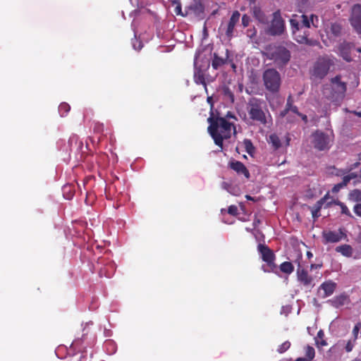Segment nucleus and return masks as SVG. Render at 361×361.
<instances>
[{"label": "nucleus", "mask_w": 361, "mask_h": 361, "mask_svg": "<svg viewBox=\"0 0 361 361\" xmlns=\"http://www.w3.org/2000/svg\"><path fill=\"white\" fill-rule=\"evenodd\" d=\"M207 121L209 123L207 130L214 140L216 145L223 149V142L224 140H228L231 137L232 130L233 133H236L235 126L219 115L211 112Z\"/></svg>", "instance_id": "f257e3e1"}, {"label": "nucleus", "mask_w": 361, "mask_h": 361, "mask_svg": "<svg viewBox=\"0 0 361 361\" xmlns=\"http://www.w3.org/2000/svg\"><path fill=\"white\" fill-rule=\"evenodd\" d=\"M265 102L259 98L252 97L247 104L248 118L245 115L243 120L247 124L257 123L266 126L267 124Z\"/></svg>", "instance_id": "f03ea898"}, {"label": "nucleus", "mask_w": 361, "mask_h": 361, "mask_svg": "<svg viewBox=\"0 0 361 361\" xmlns=\"http://www.w3.org/2000/svg\"><path fill=\"white\" fill-rule=\"evenodd\" d=\"M346 90V83L341 82L340 75H336L331 78L329 85L324 87L323 94L336 105H339L345 96Z\"/></svg>", "instance_id": "7ed1b4c3"}, {"label": "nucleus", "mask_w": 361, "mask_h": 361, "mask_svg": "<svg viewBox=\"0 0 361 361\" xmlns=\"http://www.w3.org/2000/svg\"><path fill=\"white\" fill-rule=\"evenodd\" d=\"M262 55L269 60L274 61L279 68L285 66L290 59V52L283 46L269 44L264 47Z\"/></svg>", "instance_id": "20e7f679"}, {"label": "nucleus", "mask_w": 361, "mask_h": 361, "mask_svg": "<svg viewBox=\"0 0 361 361\" xmlns=\"http://www.w3.org/2000/svg\"><path fill=\"white\" fill-rule=\"evenodd\" d=\"M264 85L267 91L272 94L278 93L281 85L280 73L274 68L265 70L262 75Z\"/></svg>", "instance_id": "39448f33"}, {"label": "nucleus", "mask_w": 361, "mask_h": 361, "mask_svg": "<svg viewBox=\"0 0 361 361\" xmlns=\"http://www.w3.org/2000/svg\"><path fill=\"white\" fill-rule=\"evenodd\" d=\"M334 64L333 57L331 58L327 55L321 56L314 65L312 75L320 79L324 78Z\"/></svg>", "instance_id": "423d86ee"}, {"label": "nucleus", "mask_w": 361, "mask_h": 361, "mask_svg": "<svg viewBox=\"0 0 361 361\" xmlns=\"http://www.w3.org/2000/svg\"><path fill=\"white\" fill-rule=\"evenodd\" d=\"M258 252H259L262 259L267 263L269 269L265 268V266H262V269L264 272L274 271L276 268V265L274 262L276 256L274 252L266 245L259 244L257 247Z\"/></svg>", "instance_id": "0eeeda50"}, {"label": "nucleus", "mask_w": 361, "mask_h": 361, "mask_svg": "<svg viewBox=\"0 0 361 361\" xmlns=\"http://www.w3.org/2000/svg\"><path fill=\"white\" fill-rule=\"evenodd\" d=\"M199 54H196L194 61V76L193 79L196 84L202 85L206 92H207V87L205 80V73L209 68V63L207 61L204 64H198Z\"/></svg>", "instance_id": "6e6552de"}, {"label": "nucleus", "mask_w": 361, "mask_h": 361, "mask_svg": "<svg viewBox=\"0 0 361 361\" xmlns=\"http://www.w3.org/2000/svg\"><path fill=\"white\" fill-rule=\"evenodd\" d=\"M311 25L317 27L315 24H291L293 38L300 44L308 43L309 30Z\"/></svg>", "instance_id": "1a4fd4ad"}, {"label": "nucleus", "mask_w": 361, "mask_h": 361, "mask_svg": "<svg viewBox=\"0 0 361 361\" xmlns=\"http://www.w3.org/2000/svg\"><path fill=\"white\" fill-rule=\"evenodd\" d=\"M312 144L319 151H325L331 147V139L329 135L320 130H316L312 134Z\"/></svg>", "instance_id": "9d476101"}, {"label": "nucleus", "mask_w": 361, "mask_h": 361, "mask_svg": "<svg viewBox=\"0 0 361 361\" xmlns=\"http://www.w3.org/2000/svg\"><path fill=\"white\" fill-rule=\"evenodd\" d=\"M185 15L197 18L199 20L204 18V6L201 0H192L185 8Z\"/></svg>", "instance_id": "9b49d317"}, {"label": "nucleus", "mask_w": 361, "mask_h": 361, "mask_svg": "<svg viewBox=\"0 0 361 361\" xmlns=\"http://www.w3.org/2000/svg\"><path fill=\"white\" fill-rule=\"evenodd\" d=\"M345 237L346 235L343 232L342 228H339L338 231H324L322 232L324 244L338 243Z\"/></svg>", "instance_id": "f8f14e48"}, {"label": "nucleus", "mask_w": 361, "mask_h": 361, "mask_svg": "<svg viewBox=\"0 0 361 361\" xmlns=\"http://www.w3.org/2000/svg\"><path fill=\"white\" fill-rule=\"evenodd\" d=\"M297 277L298 281L305 287H313L314 285L313 278L309 275L306 269L301 268L300 264L297 269Z\"/></svg>", "instance_id": "ddd939ff"}, {"label": "nucleus", "mask_w": 361, "mask_h": 361, "mask_svg": "<svg viewBox=\"0 0 361 361\" xmlns=\"http://www.w3.org/2000/svg\"><path fill=\"white\" fill-rule=\"evenodd\" d=\"M314 20L318 21L317 16L314 14L308 16L299 11V14H293L292 16L289 23H314Z\"/></svg>", "instance_id": "4468645a"}, {"label": "nucleus", "mask_w": 361, "mask_h": 361, "mask_svg": "<svg viewBox=\"0 0 361 361\" xmlns=\"http://www.w3.org/2000/svg\"><path fill=\"white\" fill-rule=\"evenodd\" d=\"M228 166L238 175H243L246 178H250V172L243 162L233 159L231 161H229Z\"/></svg>", "instance_id": "2eb2a0df"}, {"label": "nucleus", "mask_w": 361, "mask_h": 361, "mask_svg": "<svg viewBox=\"0 0 361 361\" xmlns=\"http://www.w3.org/2000/svg\"><path fill=\"white\" fill-rule=\"evenodd\" d=\"M354 48V46L348 42H343L339 44L338 51L340 55L343 57L344 60L346 61H351L352 58L350 55L351 50Z\"/></svg>", "instance_id": "dca6fc26"}, {"label": "nucleus", "mask_w": 361, "mask_h": 361, "mask_svg": "<svg viewBox=\"0 0 361 361\" xmlns=\"http://www.w3.org/2000/svg\"><path fill=\"white\" fill-rule=\"evenodd\" d=\"M265 29L267 35L270 36H278L282 35L285 31V24H268Z\"/></svg>", "instance_id": "f3484780"}, {"label": "nucleus", "mask_w": 361, "mask_h": 361, "mask_svg": "<svg viewBox=\"0 0 361 361\" xmlns=\"http://www.w3.org/2000/svg\"><path fill=\"white\" fill-rule=\"evenodd\" d=\"M336 288V283L331 281H325L323 283H322L319 287V289L324 291L322 298H324L331 295L335 291Z\"/></svg>", "instance_id": "a211bd4d"}, {"label": "nucleus", "mask_w": 361, "mask_h": 361, "mask_svg": "<svg viewBox=\"0 0 361 361\" xmlns=\"http://www.w3.org/2000/svg\"><path fill=\"white\" fill-rule=\"evenodd\" d=\"M348 300V296L345 293H342L335 296L332 300L329 301L334 307L338 308L346 304Z\"/></svg>", "instance_id": "6ab92c4d"}, {"label": "nucleus", "mask_w": 361, "mask_h": 361, "mask_svg": "<svg viewBox=\"0 0 361 361\" xmlns=\"http://www.w3.org/2000/svg\"><path fill=\"white\" fill-rule=\"evenodd\" d=\"M350 23H361V5L355 4L351 11Z\"/></svg>", "instance_id": "aec40b11"}, {"label": "nucleus", "mask_w": 361, "mask_h": 361, "mask_svg": "<svg viewBox=\"0 0 361 361\" xmlns=\"http://www.w3.org/2000/svg\"><path fill=\"white\" fill-rule=\"evenodd\" d=\"M328 194L322 197L319 200H318L313 208L312 209V215L314 219H317L320 216V210L326 202V200L328 199Z\"/></svg>", "instance_id": "412c9836"}, {"label": "nucleus", "mask_w": 361, "mask_h": 361, "mask_svg": "<svg viewBox=\"0 0 361 361\" xmlns=\"http://www.w3.org/2000/svg\"><path fill=\"white\" fill-rule=\"evenodd\" d=\"M87 334H88V331L87 330V328L85 327L83 329V334H82V337L76 338L73 341L71 345L75 350H78V352H82V353L84 352L82 350L83 348L82 347V344L84 340L86 338V336L87 335Z\"/></svg>", "instance_id": "4be33fe9"}, {"label": "nucleus", "mask_w": 361, "mask_h": 361, "mask_svg": "<svg viewBox=\"0 0 361 361\" xmlns=\"http://www.w3.org/2000/svg\"><path fill=\"white\" fill-rule=\"evenodd\" d=\"M267 142L274 150L279 149L282 146L281 140L276 133L271 134L267 139Z\"/></svg>", "instance_id": "5701e85b"}, {"label": "nucleus", "mask_w": 361, "mask_h": 361, "mask_svg": "<svg viewBox=\"0 0 361 361\" xmlns=\"http://www.w3.org/2000/svg\"><path fill=\"white\" fill-rule=\"evenodd\" d=\"M115 271V266L113 263H109L106 267L100 268L99 274L101 277L105 276L110 278L114 275Z\"/></svg>", "instance_id": "b1692460"}, {"label": "nucleus", "mask_w": 361, "mask_h": 361, "mask_svg": "<svg viewBox=\"0 0 361 361\" xmlns=\"http://www.w3.org/2000/svg\"><path fill=\"white\" fill-rule=\"evenodd\" d=\"M62 192L64 198L71 200L75 195V185L73 184H66L63 186Z\"/></svg>", "instance_id": "393cba45"}, {"label": "nucleus", "mask_w": 361, "mask_h": 361, "mask_svg": "<svg viewBox=\"0 0 361 361\" xmlns=\"http://www.w3.org/2000/svg\"><path fill=\"white\" fill-rule=\"evenodd\" d=\"M336 251L341 253L345 257H350L353 254L352 247L347 244L336 247Z\"/></svg>", "instance_id": "a878e982"}, {"label": "nucleus", "mask_w": 361, "mask_h": 361, "mask_svg": "<svg viewBox=\"0 0 361 361\" xmlns=\"http://www.w3.org/2000/svg\"><path fill=\"white\" fill-rule=\"evenodd\" d=\"M315 343L317 347H324L327 345V343L324 339V332L320 329L315 337Z\"/></svg>", "instance_id": "bb28decb"}, {"label": "nucleus", "mask_w": 361, "mask_h": 361, "mask_svg": "<svg viewBox=\"0 0 361 361\" xmlns=\"http://www.w3.org/2000/svg\"><path fill=\"white\" fill-rule=\"evenodd\" d=\"M116 185L114 183L110 184L105 190V194L108 199L112 200L114 198H118V194L116 195Z\"/></svg>", "instance_id": "cd10ccee"}, {"label": "nucleus", "mask_w": 361, "mask_h": 361, "mask_svg": "<svg viewBox=\"0 0 361 361\" xmlns=\"http://www.w3.org/2000/svg\"><path fill=\"white\" fill-rule=\"evenodd\" d=\"M226 63V60L219 57L217 54H214V59L212 60V66L214 69L217 70L219 68Z\"/></svg>", "instance_id": "c85d7f7f"}, {"label": "nucleus", "mask_w": 361, "mask_h": 361, "mask_svg": "<svg viewBox=\"0 0 361 361\" xmlns=\"http://www.w3.org/2000/svg\"><path fill=\"white\" fill-rule=\"evenodd\" d=\"M280 270L286 274H290L294 271V267L293 264L290 262H284L282 264H281Z\"/></svg>", "instance_id": "c756f323"}, {"label": "nucleus", "mask_w": 361, "mask_h": 361, "mask_svg": "<svg viewBox=\"0 0 361 361\" xmlns=\"http://www.w3.org/2000/svg\"><path fill=\"white\" fill-rule=\"evenodd\" d=\"M243 145L247 153L252 155L255 152V147L252 141L249 139H245L243 140Z\"/></svg>", "instance_id": "7c9ffc66"}, {"label": "nucleus", "mask_w": 361, "mask_h": 361, "mask_svg": "<svg viewBox=\"0 0 361 361\" xmlns=\"http://www.w3.org/2000/svg\"><path fill=\"white\" fill-rule=\"evenodd\" d=\"M315 356V350L313 347L307 345L305 347V359L312 361Z\"/></svg>", "instance_id": "2f4dec72"}, {"label": "nucleus", "mask_w": 361, "mask_h": 361, "mask_svg": "<svg viewBox=\"0 0 361 361\" xmlns=\"http://www.w3.org/2000/svg\"><path fill=\"white\" fill-rule=\"evenodd\" d=\"M350 200L355 202H361V191L358 189H355L349 193Z\"/></svg>", "instance_id": "473e14b6"}, {"label": "nucleus", "mask_w": 361, "mask_h": 361, "mask_svg": "<svg viewBox=\"0 0 361 361\" xmlns=\"http://www.w3.org/2000/svg\"><path fill=\"white\" fill-rule=\"evenodd\" d=\"M71 110V106L66 102L61 103L59 106V112L61 116H65Z\"/></svg>", "instance_id": "72a5a7b5"}, {"label": "nucleus", "mask_w": 361, "mask_h": 361, "mask_svg": "<svg viewBox=\"0 0 361 361\" xmlns=\"http://www.w3.org/2000/svg\"><path fill=\"white\" fill-rule=\"evenodd\" d=\"M330 25L329 29L331 32L334 35V36H338L341 32V24H328Z\"/></svg>", "instance_id": "f704fd0d"}, {"label": "nucleus", "mask_w": 361, "mask_h": 361, "mask_svg": "<svg viewBox=\"0 0 361 361\" xmlns=\"http://www.w3.org/2000/svg\"><path fill=\"white\" fill-rule=\"evenodd\" d=\"M254 16L255 17L256 20L259 21V23H265L264 22V13L259 8H255L254 11Z\"/></svg>", "instance_id": "c9c22d12"}, {"label": "nucleus", "mask_w": 361, "mask_h": 361, "mask_svg": "<svg viewBox=\"0 0 361 361\" xmlns=\"http://www.w3.org/2000/svg\"><path fill=\"white\" fill-rule=\"evenodd\" d=\"M356 177L357 174L355 173H351L347 176H343V180L341 183L345 187L349 183L350 180L355 178Z\"/></svg>", "instance_id": "e433bc0d"}, {"label": "nucleus", "mask_w": 361, "mask_h": 361, "mask_svg": "<svg viewBox=\"0 0 361 361\" xmlns=\"http://www.w3.org/2000/svg\"><path fill=\"white\" fill-rule=\"evenodd\" d=\"M335 204L338 205V206H340V207L341 209V213L342 214H345V215H347L348 216H352L350 210L348 209V208L347 207V206L344 203H343V202H341L340 201H337V202H335Z\"/></svg>", "instance_id": "4c0bfd02"}, {"label": "nucleus", "mask_w": 361, "mask_h": 361, "mask_svg": "<svg viewBox=\"0 0 361 361\" xmlns=\"http://www.w3.org/2000/svg\"><path fill=\"white\" fill-rule=\"evenodd\" d=\"M271 23H284V20L283 19L279 10L273 13V19Z\"/></svg>", "instance_id": "58836bf2"}, {"label": "nucleus", "mask_w": 361, "mask_h": 361, "mask_svg": "<svg viewBox=\"0 0 361 361\" xmlns=\"http://www.w3.org/2000/svg\"><path fill=\"white\" fill-rule=\"evenodd\" d=\"M361 331V322H357L352 331L353 339L357 340L358 338V334Z\"/></svg>", "instance_id": "ea45409f"}, {"label": "nucleus", "mask_w": 361, "mask_h": 361, "mask_svg": "<svg viewBox=\"0 0 361 361\" xmlns=\"http://www.w3.org/2000/svg\"><path fill=\"white\" fill-rule=\"evenodd\" d=\"M290 346V343L289 341H285L281 345H279L278 348V352L280 353H283L286 352Z\"/></svg>", "instance_id": "a19ab883"}, {"label": "nucleus", "mask_w": 361, "mask_h": 361, "mask_svg": "<svg viewBox=\"0 0 361 361\" xmlns=\"http://www.w3.org/2000/svg\"><path fill=\"white\" fill-rule=\"evenodd\" d=\"M68 143L71 146L74 143L78 147H80L81 142H79V138L77 135H73L68 140Z\"/></svg>", "instance_id": "79ce46f5"}, {"label": "nucleus", "mask_w": 361, "mask_h": 361, "mask_svg": "<svg viewBox=\"0 0 361 361\" xmlns=\"http://www.w3.org/2000/svg\"><path fill=\"white\" fill-rule=\"evenodd\" d=\"M355 341H356L355 340L352 338L347 342L345 347L346 352L349 353V352L352 351V350L353 349V348L355 346Z\"/></svg>", "instance_id": "37998d69"}, {"label": "nucleus", "mask_w": 361, "mask_h": 361, "mask_svg": "<svg viewBox=\"0 0 361 361\" xmlns=\"http://www.w3.org/2000/svg\"><path fill=\"white\" fill-rule=\"evenodd\" d=\"M235 24H228L226 27V34L227 37L230 39L233 36V32L234 30V27Z\"/></svg>", "instance_id": "c03bdc74"}, {"label": "nucleus", "mask_w": 361, "mask_h": 361, "mask_svg": "<svg viewBox=\"0 0 361 361\" xmlns=\"http://www.w3.org/2000/svg\"><path fill=\"white\" fill-rule=\"evenodd\" d=\"M228 213L231 215L235 216L238 214V207L235 205L228 207Z\"/></svg>", "instance_id": "a18cd8bd"}, {"label": "nucleus", "mask_w": 361, "mask_h": 361, "mask_svg": "<svg viewBox=\"0 0 361 361\" xmlns=\"http://www.w3.org/2000/svg\"><path fill=\"white\" fill-rule=\"evenodd\" d=\"M293 106V97L291 95H289L287 98V102H286V109H288L290 111V109Z\"/></svg>", "instance_id": "49530a36"}, {"label": "nucleus", "mask_w": 361, "mask_h": 361, "mask_svg": "<svg viewBox=\"0 0 361 361\" xmlns=\"http://www.w3.org/2000/svg\"><path fill=\"white\" fill-rule=\"evenodd\" d=\"M256 34H257V31H256L255 27H253L252 28H250V29H247V37H249L251 39L254 38L256 36Z\"/></svg>", "instance_id": "de8ad7c7"}, {"label": "nucleus", "mask_w": 361, "mask_h": 361, "mask_svg": "<svg viewBox=\"0 0 361 361\" xmlns=\"http://www.w3.org/2000/svg\"><path fill=\"white\" fill-rule=\"evenodd\" d=\"M353 211L356 215L361 217V204H356L353 207Z\"/></svg>", "instance_id": "09e8293b"}, {"label": "nucleus", "mask_w": 361, "mask_h": 361, "mask_svg": "<svg viewBox=\"0 0 361 361\" xmlns=\"http://www.w3.org/2000/svg\"><path fill=\"white\" fill-rule=\"evenodd\" d=\"M329 172L335 174L336 176H340V171L336 169L334 166L328 167Z\"/></svg>", "instance_id": "8fccbe9b"}, {"label": "nucleus", "mask_w": 361, "mask_h": 361, "mask_svg": "<svg viewBox=\"0 0 361 361\" xmlns=\"http://www.w3.org/2000/svg\"><path fill=\"white\" fill-rule=\"evenodd\" d=\"M239 18H240L239 12L238 11L233 12V13L231 18L230 23H235V21H238Z\"/></svg>", "instance_id": "3c124183"}, {"label": "nucleus", "mask_w": 361, "mask_h": 361, "mask_svg": "<svg viewBox=\"0 0 361 361\" xmlns=\"http://www.w3.org/2000/svg\"><path fill=\"white\" fill-rule=\"evenodd\" d=\"M226 118V119L228 121V119H234L235 121H237L236 116L234 115V114L231 111H228L226 114V116L224 117Z\"/></svg>", "instance_id": "603ef678"}, {"label": "nucleus", "mask_w": 361, "mask_h": 361, "mask_svg": "<svg viewBox=\"0 0 361 361\" xmlns=\"http://www.w3.org/2000/svg\"><path fill=\"white\" fill-rule=\"evenodd\" d=\"M207 102L210 105V113L213 112L214 102L212 97H207Z\"/></svg>", "instance_id": "864d4df0"}, {"label": "nucleus", "mask_w": 361, "mask_h": 361, "mask_svg": "<svg viewBox=\"0 0 361 361\" xmlns=\"http://www.w3.org/2000/svg\"><path fill=\"white\" fill-rule=\"evenodd\" d=\"M344 186L342 185L341 183H339L336 185H335L332 189V191L333 192H338L342 188H343Z\"/></svg>", "instance_id": "5fc2aeb1"}, {"label": "nucleus", "mask_w": 361, "mask_h": 361, "mask_svg": "<svg viewBox=\"0 0 361 361\" xmlns=\"http://www.w3.org/2000/svg\"><path fill=\"white\" fill-rule=\"evenodd\" d=\"M354 30L359 34H361V24H352Z\"/></svg>", "instance_id": "6e6d98bb"}, {"label": "nucleus", "mask_w": 361, "mask_h": 361, "mask_svg": "<svg viewBox=\"0 0 361 361\" xmlns=\"http://www.w3.org/2000/svg\"><path fill=\"white\" fill-rule=\"evenodd\" d=\"M174 11L176 13V15H180L181 14L182 16H184L183 14H182L181 13V6L180 4H178L175 9H174Z\"/></svg>", "instance_id": "4d7b16f0"}, {"label": "nucleus", "mask_w": 361, "mask_h": 361, "mask_svg": "<svg viewBox=\"0 0 361 361\" xmlns=\"http://www.w3.org/2000/svg\"><path fill=\"white\" fill-rule=\"evenodd\" d=\"M289 111H289L288 109H286V108H285L283 110H282V111L280 112V116H281V118L285 117Z\"/></svg>", "instance_id": "13d9d810"}, {"label": "nucleus", "mask_w": 361, "mask_h": 361, "mask_svg": "<svg viewBox=\"0 0 361 361\" xmlns=\"http://www.w3.org/2000/svg\"><path fill=\"white\" fill-rule=\"evenodd\" d=\"M135 41L136 42H137V43H138V47H136V45H135V43H133V45L134 49H136V50H140V49H141V48H142V43H141L140 42H137V39H135Z\"/></svg>", "instance_id": "bf43d9fd"}, {"label": "nucleus", "mask_w": 361, "mask_h": 361, "mask_svg": "<svg viewBox=\"0 0 361 361\" xmlns=\"http://www.w3.org/2000/svg\"><path fill=\"white\" fill-rule=\"evenodd\" d=\"M298 116H299L305 123H307L308 119L306 115L300 113Z\"/></svg>", "instance_id": "052dcab7"}, {"label": "nucleus", "mask_w": 361, "mask_h": 361, "mask_svg": "<svg viewBox=\"0 0 361 361\" xmlns=\"http://www.w3.org/2000/svg\"><path fill=\"white\" fill-rule=\"evenodd\" d=\"M322 264H312L310 265V269L313 270L314 269H319L322 267Z\"/></svg>", "instance_id": "680f3d73"}, {"label": "nucleus", "mask_w": 361, "mask_h": 361, "mask_svg": "<svg viewBox=\"0 0 361 361\" xmlns=\"http://www.w3.org/2000/svg\"><path fill=\"white\" fill-rule=\"evenodd\" d=\"M290 111H291L292 112H293L294 114L298 115L300 112L298 111V109L296 106H294L290 109Z\"/></svg>", "instance_id": "e2e57ef3"}, {"label": "nucleus", "mask_w": 361, "mask_h": 361, "mask_svg": "<svg viewBox=\"0 0 361 361\" xmlns=\"http://www.w3.org/2000/svg\"><path fill=\"white\" fill-rule=\"evenodd\" d=\"M203 35L204 38L207 37L208 35L206 24H204L203 26Z\"/></svg>", "instance_id": "0e129e2a"}, {"label": "nucleus", "mask_w": 361, "mask_h": 361, "mask_svg": "<svg viewBox=\"0 0 361 361\" xmlns=\"http://www.w3.org/2000/svg\"><path fill=\"white\" fill-rule=\"evenodd\" d=\"M360 166V162L359 161H357L355 162V164H353V165L351 167V169H355V168H357Z\"/></svg>", "instance_id": "69168bd1"}, {"label": "nucleus", "mask_w": 361, "mask_h": 361, "mask_svg": "<svg viewBox=\"0 0 361 361\" xmlns=\"http://www.w3.org/2000/svg\"><path fill=\"white\" fill-rule=\"evenodd\" d=\"M295 361H308V360H306L305 357H298Z\"/></svg>", "instance_id": "338daca9"}, {"label": "nucleus", "mask_w": 361, "mask_h": 361, "mask_svg": "<svg viewBox=\"0 0 361 361\" xmlns=\"http://www.w3.org/2000/svg\"><path fill=\"white\" fill-rule=\"evenodd\" d=\"M290 140V139L288 137H286V146H288L289 145Z\"/></svg>", "instance_id": "774afa93"}]
</instances>
